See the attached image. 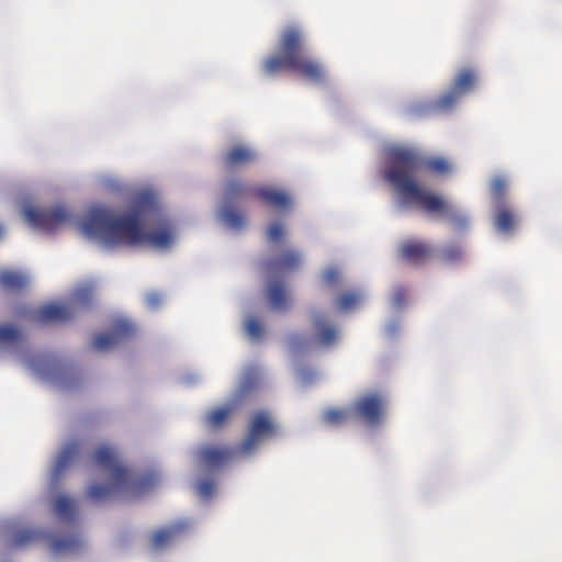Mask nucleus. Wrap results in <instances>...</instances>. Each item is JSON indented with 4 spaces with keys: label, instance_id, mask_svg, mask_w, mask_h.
Masks as SVG:
<instances>
[{
    "label": "nucleus",
    "instance_id": "36",
    "mask_svg": "<svg viewBox=\"0 0 562 562\" xmlns=\"http://www.w3.org/2000/svg\"><path fill=\"white\" fill-rule=\"evenodd\" d=\"M246 333L254 339L260 338L262 336L263 329L259 321L255 317H250L246 322Z\"/></svg>",
    "mask_w": 562,
    "mask_h": 562
},
{
    "label": "nucleus",
    "instance_id": "17",
    "mask_svg": "<svg viewBox=\"0 0 562 562\" xmlns=\"http://www.w3.org/2000/svg\"><path fill=\"white\" fill-rule=\"evenodd\" d=\"M255 195L267 205L278 210H288L292 205V198L282 190L261 187L255 190Z\"/></svg>",
    "mask_w": 562,
    "mask_h": 562
},
{
    "label": "nucleus",
    "instance_id": "39",
    "mask_svg": "<svg viewBox=\"0 0 562 562\" xmlns=\"http://www.w3.org/2000/svg\"><path fill=\"white\" fill-rule=\"evenodd\" d=\"M339 279H340V273H339L338 269H336V268H329L324 272V281L329 285H333V284L339 282Z\"/></svg>",
    "mask_w": 562,
    "mask_h": 562
},
{
    "label": "nucleus",
    "instance_id": "9",
    "mask_svg": "<svg viewBox=\"0 0 562 562\" xmlns=\"http://www.w3.org/2000/svg\"><path fill=\"white\" fill-rule=\"evenodd\" d=\"M400 257L415 266L424 265L431 256L430 245L418 239H406L397 248Z\"/></svg>",
    "mask_w": 562,
    "mask_h": 562
},
{
    "label": "nucleus",
    "instance_id": "25",
    "mask_svg": "<svg viewBox=\"0 0 562 562\" xmlns=\"http://www.w3.org/2000/svg\"><path fill=\"white\" fill-rule=\"evenodd\" d=\"M56 515L65 520H71L75 517V503L67 496H59L54 504Z\"/></svg>",
    "mask_w": 562,
    "mask_h": 562
},
{
    "label": "nucleus",
    "instance_id": "21",
    "mask_svg": "<svg viewBox=\"0 0 562 562\" xmlns=\"http://www.w3.org/2000/svg\"><path fill=\"white\" fill-rule=\"evenodd\" d=\"M81 546L82 540L77 535L55 538L50 541V550L55 554L77 552Z\"/></svg>",
    "mask_w": 562,
    "mask_h": 562
},
{
    "label": "nucleus",
    "instance_id": "13",
    "mask_svg": "<svg viewBox=\"0 0 562 562\" xmlns=\"http://www.w3.org/2000/svg\"><path fill=\"white\" fill-rule=\"evenodd\" d=\"M355 414L368 424H376L382 414V400L378 395H367L359 398L353 406Z\"/></svg>",
    "mask_w": 562,
    "mask_h": 562
},
{
    "label": "nucleus",
    "instance_id": "22",
    "mask_svg": "<svg viewBox=\"0 0 562 562\" xmlns=\"http://www.w3.org/2000/svg\"><path fill=\"white\" fill-rule=\"evenodd\" d=\"M26 284V277L19 272L9 270L0 272V285L7 290H22Z\"/></svg>",
    "mask_w": 562,
    "mask_h": 562
},
{
    "label": "nucleus",
    "instance_id": "27",
    "mask_svg": "<svg viewBox=\"0 0 562 562\" xmlns=\"http://www.w3.org/2000/svg\"><path fill=\"white\" fill-rule=\"evenodd\" d=\"M233 411L232 406H222L213 409L206 416V424L212 428L222 427Z\"/></svg>",
    "mask_w": 562,
    "mask_h": 562
},
{
    "label": "nucleus",
    "instance_id": "32",
    "mask_svg": "<svg viewBox=\"0 0 562 562\" xmlns=\"http://www.w3.org/2000/svg\"><path fill=\"white\" fill-rule=\"evenodd\" d=\"M349 417V413L345 409L331 408L325 412L324 418L328 424L339 425L346 422Z\"/></svg>",
    "mask_w": 562,
    "mask_h": 562
},
{
    "label": "nucleus",
    "instance_id": "41",
    "mask_svg": "<svg viewBox=\"0 0 562 562\" xmlns=\"http://www.w3.org/2000/svg\"><path fill=\"white\" fill-rule=\"evenodd\" d=\"M147 300H148V303H149L150 305H153V306H154V305H156V304H158V296H157V295H155V294L149 295Z\"/></svg>",
    "mask_w": 562,
    "mask_h": 562
},
{
    "label": "nucleus",
    "instance_id": "10",
    "mask_svg": "<svg viewBox=\"0 0 562 562\" xmlns=\"http://www.w3.org/2000/svg\"><path fill=\"white\" fill-rule=\"evenodd\" d=\"M158 220V228L144 233L143 241L148 243L149 245L159 248L166 249L169 248L175 239V229L172 225L166 218H162L160 215V207L158 206V212L156 214H151Z\"/></svg>",
    "mask_w": 562,
    "mask_h": 562
},
{
    "label": "nucleus",
    "instance_id": "7",
    "mask_svg": "<svg viewBox=\"0 0 562 562\" xmlns=\"http://www.w3.org/2000/svg\"><path fill=\"white\" fill-rule=\"evenodd\" d=\"M189 528L184 520L176 521L167 527L153 531L149 536L148 548L153 552L168 549Z\"/></svg>",
    "mask_w": 562,
    "mask_h": 562
},
{
    "label": "nucleus",
    "instance_id": "34",
    "mask_svg": "<svg viewBox=\"0 0 562 562\" xmlns=\"http://www.w3.org/2000/svg\"><path fill=\"white\" fill-rule=\"evenodd\" d=\"M36 537H37V533L35 531L21 530L14 535V537L12 539V544L14 547H23V546L29 544L33 540H35Z\"/></svg>",
    "mask_w": 562,
    "mask_h": 562
},
{
    "label": "nucleus",
    "instance_id": "15",
    "mask_svg": "<svg viewBox=\"0 0 562 562\" xmlns=\"http://www.w3.org/2000/svg\"><path fill=\"white\" fill-rule=\"evenodd\" d=\"M234 456V450L228 447H203L199 451L201 461L209 468L217 469L228 463Z\"/></svg>",
    "mask_w": 562,
    "mask_h": 562
},
{
    "label": "nucleus",
    "instance_id": "4",
    "mask_svg": "<svg viewBox=\"0 0 562 562\" xmlns=\"http://www.w3.org/2000/svg\"><path fill=\"white\" fill-rule=\"evenodd\" d=\"M94 465H97L108 477V484H93L88 490V497L95 503L109 499L115 491H120L130 484L136 492L154 486L157 479L155 475L149 474L137 482H132L131 473L124 467L116 453V451L109 446L99 447L92 454Z\"/></svg>",
    "mask_w": 562,
    "mask_h": 562
},
{
    "label": "nucleus",
    "instance_id": "11",
    "mask_svg": "<svg viewBox=\"0 0 562 562\" xmlns=\"http://www.w3.org/2000/svg\"><path fill=\"white\" fill-rule=\"evenodd\" d=\"M301 262L302 256L299 251L286 250L276 258L269 259L265 263V268L270 277H277L279 274L291 272L297 269Z\"/></svg>",
    "mask_w": 562,
    "mask_h": 562
},
{
    "label": "nucleus",
    "instance_id": "23",
    "mask_svg": "<svg viewBox=\"0 0 562 562\" xmlns=\"http://www.w3.org/2000/svg\"><path fill=\"white\" fill-rule=\"evenodd\" d=\"M314 328L317 331L318 340L325 346L331 345L337 337L336 328L326 324L321 315L314 318Z\"/></svg>",
    "mask_w": 562,
    "mask_h": 562
},
{
    "label": "nucleus",
    "instance_id": "14",
    "mask_svg": "<svg viewBox=\"0 0 562 562\" xmlns=\"http://www.w3.org/2000/svg\"><path fill=\"white\" fill-rule=\"evenodd\" d=\"M258 158L255 149L246 145H234L223 156L227 169L244 167L254 164Z\"/></svg>",
    "mask_w": 562,
    "mask_h": 562
},
{
    "label": "nucleus",
    "instance_id": "33",
    "mask_svg": "<svg viewBox=\"0 0 562 562\" xmlns=\"http://www.w3.org/2000/svg\"><path fill=\"white\" fill-rule=\"evenodd\" d=\"M409 294L404 286H396L393 291L392 303L396 308H403L407 305Z\"/></svg>",
    "mask_w": 562,
    "mask_h": 562
},
{
    "label": "nucleus",
    "instance_id": "38",
    "mask_svg": "<svg viewBox=\"0 0 562 562\" xmlns=\"http://www.w3.org/2000/svg\"><path fill=\"white\" fill-rule=\"evenodd\" d=\"M441 256L446 261H454L461 258L462 249L458 245H450L442 250Z\"/></svg>",
    "mask_w": 562,
    "mask_h": 562
},
{
    "label": "nucleus",
    "instance_id": "16",
    "mask_svg": "<svg viewBox=\"0 0 562 562\" xmlns=\"http://www.w3.org/2000/svg\"><path fill=\"white\" fill-rule=\"evenodd\" d=\"M80 450L79 441H70L68 442L63 450L59 452L55 465L52 471V481L54 483H58L64 471L70 465V463L76 459Z\"/></svg>",
    "mask_w": 562,
    "mask_h": 562
},
{
    "label": "nucleus",
    "instance_id": "1",
    "mask_svg": "<svg viewBox=\"0 0 562 562\" xmlns=\"http://www.w3.org/2000/svg\"><path fill=\"white\" fill-rule=\"evenodd\" d=\"M389 181L405 204L415 205L428 213H445L449 205L445 200L423 188L413 173L426 171L436 176H448L452 164L442 156H422L413 150L389 148Z\"/></svg>",
    "mask_w": 562,
    "mask_h": 562
},
{
    "label": "nucleus",
    "instance_id": "28",
    "mask_svg": "<svg viewBox=\"0 0 562 562\" xmlns=\"http://www.w3.org/2000/svg\"><path fill=\"white\" fill-rule=\"evenodd\" d=\"M362 301L359 292L348 291L339 295L337 299V307L339 311L348 312L357 307Z\"/></svg>",
    "mask_w": 562,
    "mask_h": 562
},
{
    "label": "nucleus",
    "instance_id": "12",
    "mask_svg": "<svg viewBox=\"0 0 562 562\" xmlns=\"http://www.w3.org/2000/svg\"><path fill=\"white\" fill-rule=\"evenodd\" d=\"M74 307L68 303H49L37 311V322L41 324L64 323L72 318Z\"/></svg>",
    "mask_w": 562,
    "mask_h": 562
},
{
    "label": "nucleus",
    "instance_id": "30",
    "mask_svg": "<svg viewBox=\"0 0 562 562\" xmlns=\"http://www.w3.org/2000/svg\"><path fill=\"white\" fill-rule=\"evenodd\" d=\"M21 338L22 333L15 326L9 324L0 325V342L14 344L18 342Z\"/></svg>",
    "mask_w": 562,
    "mask_h": 562
},
{
    "label": "nucleus",
    "instance_id": "20",
    "mask_svg": "<svg viewBox=\"0 0 562 562\" xmlns=\"http://www.w3.org/2000/svg\"><path fill=\"white\" fill-rule=\"evenodd\" d=\"M517 223L516 214L504 204L496 205L494 225L498 232L510 233Z\"/></svg>",
    "mask_w": 562,
    "mask_h": 562
},
{
    "label": "nucleus",
    "instance_id": "3",
    "mask_svg": "<svg viewBox=\"0 0 562 562\" xmlns=\"http://www.w3.org/2000/svg\"><path fill=\"white\" fill-rule=\"evenodd\" d=\"M305 46L306 35L302 27L297 25L284 27L279 37V53L268 56L262 61V71L267 76H273L288 70L312 83H325L327 71L324 64L305 55Z\"/></svg>",
    "mask_w": 562,
    "mask_h": 562
},
{
    "label": "nucleus",
    "instance_id": "40",
    "mask_svg": "<svg viewBox=\"0 0 562 562\" xmlns=\"http://www.w3.org/2000/svg\"><path fill=\"white\" fill-rule=\"evenodd\" d=\"M198 492L203 497H210L214 492V483L212 481H203L198 486Z\"/></svg>",
    "mask_w": 562,
    "mask_h": 562
},
{
    "label": "nucleus",
    "instance_id": "5",
    "mask_svg": "<svg viewBox=\"0 0 562 562\" xmlns=\"http://www.w3.org/2000/svg\"><path fill=\"white\" fill-rule=\"evenodd\" d=\"M277 435V425L266 411L255 413L249 423L248 435L240 445V451L251 452L262 440Z\"/></svg>",
    "mask_w": 562,
    "mask_h": 562
},
{
    "label": "nucleus",
    "instance_id": "42",
    "mask_svg": "<svg viewBox=\"0 0 562 562\" xmlns=\"http://www.w3.org/2000/svg\"><path fill=\"white\" fill-rule=\"evenodd\" d=\"M380 175L382 178L386 179V167L380 169Z\"/></svg>",
    "mask_w": 562,
    "mask_h": 562
},
{
    "label": "nucleus",
    "instance_id": "19",
    "mask_svg": "<svg viewBox=\"0 0 562 562\" xmlns=\"http://www.w3.org/2000/svg\"><path fill=\"white\" fill-rule=\"evenodd\" d=\"M476 82V70L473 68L465 67L459 70L451 87L461 95H464L474 89Z\"/></svg>",
    "mask_w": 562,
    "mask_h": 562
},
{
    "label": "nucleus",
    "instance_id": "26",
    "mask_svg": "<svg viewBox=\"0 0 562 562\" xmlns=\"http://www.w3.org/2000/svg\"><path fill=\"white\" fill-rule=\"evenodd\" d=\"M461 97L462 95L451 87L449 91H447L436 100L434 106L438 111H450L459 102Z\"/></svg>",
    "mask_w": 562,
    "mask_h": 562
},
{
    "label": "nucleus",
    "instance_id": "24",
    "mask_svg": "<svg viewBox=\"0 0 562 562\" xmlns=\"http://www.w3.org/2000/svg\"><path fill=\"white\" fill-rule=\"evenodd\" d=\"M221 220L233 229H240L245 226V216L232 206H225L221 212Z\"/></svg>",
    "mask_w": 562,
    "mask_h": 562
},
{
    "label": "nucleus",
    "instance_id": "6",
    "mask_svg": "<svg viewBox=\"0 0 562 562\" xmlns=\"http://www.w3.org/2000/svg\"><path fill=\"white\" fill-rule=\"evenodd\" d=\"M24 217L31 226L49 233L66 223L69 214L63 206L49 209L26 207Z\"/></svg>",
    "mask_w": 562,
    "mask_h": 562
},
{
    "label": "nucleus",
    "instance_id": "35",
    "mask_svg": "<svg viewBox=\"0 0 562 562\" xmlns=\"http://www.w3.org/2000/svg\"><path fill=\"white\" fill-rule=\"evenodd\" d=\"M93 299V290L89 286L79 288L74 295V301L81 305H90Z\"/></svg>",
    "mask_w": 562,
    "mask_h": 562
},
{
    "label": "nucleus",
    "instance_id": "18",
    "mask_svg": "<svg viewBox=\"0 0 562 562\" xmlns=\"http://www.w3.org/2000/svg\"><path fill=\"white\" fill-rule=\"evenodd\" d=\"M267 297L274 311H285L290 307L291 300L284 285L279 281H272L267 288Z\"/></svg>",
    "mask_w": 562,
    "mask_h": 562
},
{
    "label": "nucleus",
    "instance_id": "2",
    "mask_svg": "<svg viewBox=\"0 0 562 562\" xmlns=\"http://www.w3.org/2000/svg\"><path fill=\"white\" fill-rule=\"evenodd\" d=\"M131 206V211L123 216H114L103 209L93 210L81 224L83 234L106 246L142 243L144 232L140 222L158 212V198L154 192L142 191L132 198Z\"/></svg>",
    "mask_w": 562,
    "mask_h": 562
},
{
    "label": "nucleus",
    "instance_id": "37",
    "mask_svg": "<svg viewBox=\"0 0 562 562\" xmlns=\"http://www.w3.org/2000/svg\"><path fill=\"white\" fill-rule=\"evenodd\" d=\"M284 236V227L281 223H273L267 229V238L271 243H277Z\"/></svg>",
    "mask_w": 562,
    "mask_h": 562
},
{
    "label": "nucleus",
    "instance_id": "8",
    "mask_svg": "<svg viewBox=\"0 0 562 562\" xmlns=\"http://www.w3.org/2000/svg\"><path fill=\"white\" fill-rule=\"evenodd\" d=\"M136 328L134 324L126 319H119L111 334H99L93 339L92 346L98 351H103L115 346L120 339L131 337L135 334Z\"/></svg>",
    "mask_w": 562,
    "mask_h": 562
},
{
    "label": "nucleus",
    "instance_id": "29",
    "mask_svg": "<svg viewBox=\"0 0 562 562\" xmlns=\"http://www.w3.org/2000/svg\"><path fill=\"white\" fill-rule=\"evenodd\" d=\"M507 184L504 178L495 177L491 181V191L495 205L504 204Z\"/></svg>",
    "mask_w": 562,
    "mask_h": 562
},
{
    "label": "nucleus",
    "instance_id": "31",
    "mask_svg": "<svg viewBox=\"0 0 562 562\" xmlns=\"http://www.w3.org/2000/svg\"><path fill=\"white\" fill-rule=\"evenodd\" d=\"M246 186L239 180H231L225 186V198L229 201L243 198L246 194Z\"/></svg>",
    "mask_w": 562,
    "mask_h": 562
}]
</instances>
